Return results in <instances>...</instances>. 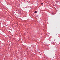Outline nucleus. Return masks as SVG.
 <instances>
[{
  "label": "nucleus",
  "mask_w": 60,
  "mask_h": 60,
  "mask_svg": "<svg viewBox=\"0 0 60 60\" xmlns=\"http://www.w3.org/2000/svg\"><path fill=\"white\" fill-rule=\"evenodd\" d=\"M34 13H37V11H34Z\"/></svg>",
  "instance_id": "nucleus-1"
},
{
  "label": "nucleus",
  "mask_w": 60,
  "mask_h": 60,
  "mask_svg": "<svg viewBox=\"0 0 60 60\" xmlns=\"http://www.w3.org/2000/svg\"><path fill=\"white\" fill-rule=\"evenodd\" d=\"M43 4V3H42L41 4V5H42V4Z\"/></svg>",
  "instance_id": "nucleus-2"
}]
</instances>
